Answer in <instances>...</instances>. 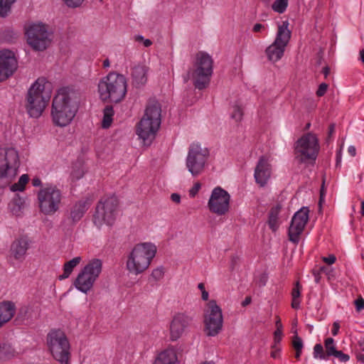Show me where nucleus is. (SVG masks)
Masks as SVG:
<instances>
[{"instance_id": "f257e3e1", "label": "nucleus", "mask_w": 364, "mask_h": 364, "mask_svg": "<svg viewBox=\"0 0 364 364\" xmlns=\"http://www.w3.org/2000/svg\"><path fill=\"white\" fill-rule=\"evenodd\" d=\"M80 94L69 88H60L54 97L51 114L55 124L65 127L69 124L77 111Z\"/></svg>"}, {"instance_id": "f03ea898", "label": "nucleus", "mask_w": 364, "mask_h": 364, "mask_svg": "<svg viewBox=\"0 0 364 364\" xmlns=\"http://www.w3.org/2000/svg\"><path fill=\"white\" fill-rule=\"evenodd\" d=\"M51 96V84L45 77H39L29 88L26 97V109L31 117H39Z\"/></svg>"}, {"instance_id": "7ed1b4c3", "label": "nucleus", "mask_w": 364, "mask_h": 364, "mask_svg": "<svg viewBox=\"0 0 364 364\" xmlns=\"http://www.w3.org/2000/svg\"><path fill=\"white\" fill-rule=\"evenodd\" d=\"M161 107L159 102L150 101L144 114L136 127V134L144 144L149 145L154 139L161 124Z\"/></svg>"}, {"instance_id": "20e7f679", "label": "nucleus", "mask_w": 364, "mask_h": 364, "mask_svg": "<svg viewBox=\"0 0 364 364\" xmlns=\"http://www.w3.org/2000/svg\"><path fill=\"white\" fill-rule=\"evenodd\" d=\"M98 92L103 102H120L127 93L125 77L115 73H110L99 82Z\"/></svg>"}, {"instance_id": "39448f33", "label": "nucleus", "mask_w": 364, "mask_h": 364, "mask_svg": "<svg viewBox=\"0 0 364 364\" xmlns=\"http://www.w3.org/2000/svg\"><path fill=\"white\" fill-rule=\"evenodd\" d=\"M193 67V70L188 71L187 77H185L184 80L187 82L191 78L195 87L203 90L210 82L213 74V60L207 53L199 51L196 55Z\"/></svg>"}, {"instance_id": "423d86ee", "label": "nucleus", "mask_w": 364, "mask_h": 364, "mask_svg": "<svg viewBox=\"0 0 364 364\" xmlns=\"http://www.w3.org/2000/svg\"><path fill=\"white\" fill-rule=\"evenodd\" d=\"M156 253V247L149 242L139 243L134 246L127 261V268L133 274L144 272L150 265Z\"/></svg>"}, {"instance_id": "0eeeda50", "label": "nucleus", "mask_w": 364, "mask_h": 364, "mask_svg": "<svg viewBox=\"0 0 364 364\" xmlns=\"http://www.w3.org/2000/svg\"><path fill=\"white\" fill-rule=\"evenodd\" d=\"M320 149L316 135L309 132L303 134L294 144L295 159L300 164L315 162Z\"/></svg>"}, {"instance_id": "6e6552de", "label": "nucleus", "mask_w": 364, "mask_h": 364, "mask_svg": "<svg viewBox=\"0 0 364 364\" xmlns=\"http://www.w3.org/2000/svg\"><path fill=\"white\" fill-rule=\"evenodd\" d=\"M20 161L18 152L12 148L0 150V188L11 183L17 174Z\"/></svg>"}, {"instance_id": "1a4fd4ad", "label": "nucleus", "mask_w": 364, "mask_h": 364, "mask_svg": "<svg viewBox=\"0 0 364 364\" xmlns=\"http://www.w3.org/2000/svg\"><path fill=\"white\" fill-rule=\"evenodd\" d=\"M47 343L55 360L60 364H70V343L63 331H52L48 335Z\"/></svg>"}, {"instance_id": "9d476101", "label": "nucleus", "mask_w": 364, "mask_h": 364, "mask_svg": "<svg viewBox=\"0 0 364 364\" xmlns=\"http://www.w3.org/2000/svg\"><path fill=\"white\" fill-rule=\"evenodd\" d=\"M289 25V22L284 21L279 26L274 41L267 48L265 53L269 61L273 63L277 62L284 55L285 48L291 38V31L288 28Z\"/></svg>"}, {"instance_id": "9b49d317", "label": "nucleus", "mask_w": 364, "mask_h": 364, "mask_svg": "<svg viewBox=\"0 0 364 364\" xmlns=\"http://www.w3.org/2000/svg\"><path fill=\"white\" fill-rule=\"evenodd\" d=\"M102 263L99 259H93L79 273L75 282V287L82 292L87 293L102 272Z\"/></svg>"}, {"instance_id": "f8f14e48", "label": "nucleus", "mask_w": 364, "mask_h": 364, "mask_svg": "<svg viewBox=\"0 0 364 364\" xmlns=\"http://www.w3.org/2000/svg\"><path fill=\"white\" fill-rule=\"evenodd\" d=\"M38 200L41 211L45 215H52L59 209L61 193L55 186H49L39 191Z\"/></svg>"}, {"instance_id": "ddd939ff", "label": "nucleus", "mask_w": 364, "mask_h": 364, "mask_svg": "<svg viewBox=\"0 0 364 364\" xmlns=\"http://www.w3.org/2000/svg\"><path fill=\"white\" fill-rule=\"evenodd\" d=\"M118 203V199L115 196H110L103 201L101 200L96 208L94 223L98 227L103 224L112 225L115 220Z\"/></svg>"}, {"instance_id": "4468645a", "label": "nucleus", "mask_w": 364, "mask_h": 364, "mask_svg": "<svg viewBox=\"0 0 364 364\" xmlns=\"http://www.w3.org/2000/svg\"><path fill=\"white\" fill-rule=\"evenodd\" d=\"M207 306L204 315V331L208 336H215L223 328L222 310L215 300H210Z\"/></svg>"}, {"instance_id": "2eb2a0df", "label": "nucleus", "mask_w": 364, "mask_h": 364, "mask_svg": "<svg viewBox=\"0 0 364 364\" xmlns=\"http://www.w3.org/2000/svg\"><path fill=\"white\" fill-rule=\"evenodd\" d=\"M208 156L209 151L207 148L196 144L190 146L186 159V166L193 176H197L203 171Z\"/></svg>"}, {"instance_id": "dca6fc26", "label": "nucleus", "mask_w": 364, "mask_h": 364, "mask_svg": "<svg viewBox=\"0 0 364 364\" xmlns=\"http://www.w3.org/2000/svg\"><path fill=\"white\" fill-rule=\"evenodd\" d=\"M26 35L28 45L35 50H44L50 43L45 24L39 23L30 25L26 28Z\"/></svg>"}, {"instance_id": "f3484780", "label": "nucleus", "mask_w": 364, "mask_h": 364, "mask_svg": "<svg viewBox=\"0 0 364 364\" xmlns=\"http://www.w3.org/2000/svg\"><path fill=\"white\" fill-rule=\"evenodd\" d=\"M230 196L220 187L212 191L208 206L210 212L218 215H223L229 210Z\"/></svg>"}, {"instance_id": "a211bd4d", "label": "nucleus", "mask_w": 364, "mask_h": 364, "mask_svg": "<svg viewBox=\"0 0 364 364\" xmlns=\"http://www.w3.org/2000/svg\"><path fill=\"white\" fill-rule=\"evenodd\" d=\"M309 210L307 207H302L293 216L289 228L288 235L291 242L297 244L300 235L309 221Z\"/></svg>"}, {"instance_id": "6ab92c4d", "label": "nucleus", "mask_w": 364, "mask_h": 364, "mask_svg": "<svg viewBox=\"0 0 364 364\" xmlns=\"http://www.w3.org/2000/svg\"><path fill=\"white\" fill-rule=\"evenodd\" d=\"M192 321V316L183 313L176 314L170 323V339L172 341L179 339L191 326Z\"/></svg>"}, {"instance_id": "aec40b11", "label": "nucleus", "mask_w": 364, "mask_h": 364, "mask_svg": "<svg viewBox=\"0 0 364 364\" xmlns=\"http://www.w3.org/2000/svg\"><path fill=\"white\" fill-rule=\"evenodd\" d=\"M17 68V60L12 51H0V81L6 80Z\"/></svg>"}, {"instance_id": "412c9836", "label": "nucleus", "mask_w": 364, "mask_h": 364, "mask_svg": "<svg viewBox=\"0 0 364 364\" xmlns=\"http://www.w3.org/2000/svg\"><path fill=\"white\" fill-rule=\"evenodd\" d=\"M91 205V200L88 198L79 200L70 209L67 219L63 222L64 225H73L77 223L84 215Z\"/></svg>"}, {"instance_id": "4be33fe9", "label": "nucleus", "mask_w": 364, "mask_h": 364, "mask_svg": "<svg viewBox=\"0 0 364 364\" xmlns=\"http://www.w3.org/2000/svg\"><path fill=\"white\" fill-rule=\"evenodd\" d=\"M271 176V165L267 159L261 156L255 170V178L257 183L261 187L264 186Z\"/></svg>"}, {"instance_id": "5701e85b", "label": "nucleus", "mask_w": 364, "mask_h": 364, "mask_svg": "<svg viewBox=\"0 0 364 364\" xmlns=\"http://www.w3.org/2000/svg\"><path fill=\"white\" fill-rule=\"evenodd\" d=\"M148 68L138 65L134 67L132 72V84L136 87L144 86L147 82Z\"/></svg>"}, {"instance_id": "b1692460", "label": "nucleus", "mask_w": 364, "mask_h": 364, "mask_svg": "<svg viewBox=\"0 0 364 364\" xmlns=\"http://www.w3.org/2000/svg\"><path fill=\"white\" fill-rule=\"evenodd\" d=\"M16 312L15 304L9 301L0 302V327L9 321Z\"/></svg>"}, {"instance_id": "393cba45", "label": "nucleus", "mask_w": 364, "mask_h": 364, "mask_svg": "<svg viewBox=\"0 0 364 364\" xmlns=\"http://www.w3.org/2000/svg\"><path fill=\"white\" fill-rule=\"evenodd\" d=\"M28 242L26 239L21 238L15 240L11 247V255L16 259H23L28 250Z\"/></svg>"}, {"instance_id": "a878e982", "label": "nucleus", "mask_w": 364, "mask_h": 364, "mask_svg": "<svg viewBox=\"0 0 364 364\" xmlns=\"http://www.w3.org/2000/svg\"><path fill=\"white\" fill-rule=\"evenodd\" d=\"M177 355L173 348H168L159 354L154 364H177Z\"/></svg>"}, {"instance_id": "bb28decb", "label": "nucleus", "mask_w": 364, "mask_h": 364, "mask_svg": "<svg viewBox=\"0 0 364 364\" xmlns=\"http://www.w3.org/2000/svg\"><path fill=\"white\" fill-rule=\"evenodd\" d=\"M39 316V311L38 308L36 309L31 306H24L21 307L17 315V319L22 321L36 319Z\"/></svg>"}, {"instance_id": "cd10ccee", "label": "nucleus", "mask_w": 364, "mask_h": 364, "mask_svg": "<svg viewBox=\"0 0 364 364\" xmlns=\"http://www.w3.org/2000/svg\"><path fill=\"white\" fill-rule=\"evenodd\" d=\"M81 260L82 258L80 257H76L65 262L63 267V274L59 276V279L62 280L68 278L73 272V269L80 264Z\"/></svg>"}, {"instance_id": "c85d7f7f", "label": "nucleus", "mask_w": 364, "mask_h": 364, "mask_svg": "<svg viewBox=\"0 0 364 364\" xmlns=\"http://www.w3.org/2000/svg\"><path fill=\"white\" fill-rule=\"evenodd\" d=\"M282 208V206L280 204H277L276 206L272 208L270 210L269 214V225L270 228L275 231L277 228V219H278V215L280 212V210Z\"/></svg>"}, {"instance_id": "c756f323", "label": "nucleus", "mask_w": 364, "mask_h": 364, "mask_svg": "<svg viewBox=\"0 0 364 364\" xmlns=\"http://www.w3.org/2000/svg\"><path fill=\"white\" fill-rule=\"evenodd\" d=\"M114 115V109L112 105H107L105 107L103 111V119L102 127L107 129L110 127L112 122V117Z\"/></svg>"}, {"instance_id": "7c9ffc66", "label": "nucleus", "mask_w": 364, "mask_h": 364, "mask_svg": "<svg viewBox=\"0 0 364 364\" xmlns=\"http://www.w3.org/2000/svg\"><path fill=\"white\" fill-rule=\"evenodd\" d=\"M291 346L295 350V358L299 360L302 353L304 343L301 338L296 333L292 338Z\"/></svg>"}, {"instance_id": "2f4dec72", "label": "nucleus", "mask_w": 364, "mask_h": 364, "mask_svg": "<svg viewBox=\"0 0 364 364\" xmlns=\"http://www.w3.org/2000/svg\"><path fill=\"white\" fill-rule=\"evenodd\" d=\"M301 286L299 284V282L297 281L294 287L291 291V297H292V301H291V307L293 309H297L299 308L300 301L299 297L301 295L300 291H301Z\"/></svg>"}, {"instance_id": "473e14b6", "label": "nucleus", "mask_w": 364, "mask_h": 364, "mask_svg": "<svg viewBox=\"0 0 364 364\" xmlns=\"http://www.w3.org/2000/svg\"><path fill=\"white\" fill-rule=\"evenodd\" d=\"M15 350L9 344L4 343L0 346V359L8 360L15 355Z\"/></svg>"}, {"instance_id": "72a5a7b5", "label": "nucleus", "mask_w": 364, "mask_h": 364, "mask_svg": "<svg viewBox=\"0 0 364 364\" xmlns=\"http://www.w3.org/2000/svg\"><path fill=\"white\" fill-rule=\"evenodd\" d=\"M29 181V176L28 174H23L18 179L17 183L11 185L10 189L11 191H23L25 188L26 185Z\"/></svg>"}, {"instance_id": "f704fd0d", "label": "nucleus", "mask_w": 364, "mask_h": 364, "mask_svg": "<svg viewBox=\"0 0 364 364\" xmlns=\"http://www.w3.org/2000/svg\"><path fill=\"white\" fill-rule=\"evenodd\" d=\"M16 0H0V17L4 18L11 11V5Z\"/></svg>"}, {"instance_id": "c9c22d12", "label": "nucleus", "mask_w": 364, "mask_h": 364, "mask_svg": "<svg viewBox=\"0 0 364 364\" xmlns=\"http://www.w3.org/2000/svg\"><path fill=\"white\" fill-rule=\"evenodd\" d=\"M289 0H275L272 4V9L278 14H283L287 10Z\"/></svg>"}, {"instance_id": "e433bc0d", "label": "nucleus", "mask_w": 364, "mask_h": 364, "mask_svg": "<svg viewBox=\"0 0 364 364\" xmlns=\"http://www.w3.org/2000/svg\"><path fill=\"white\" fill-rule=\"evenodd\" d=\"M84 175V170L82 168V164L80 161H77L75 163L73 166V171L71 173V176L74 180H78L81 178Z\"/></svg>"}, {"instance_id": "4c0bfd02", "label": "nucleus", "mask_w": 364, "mask_h": 364, "mask_svg": "<svg viewBox=\"0 0 364 364\" xmlns=\"http://www.w3.org/2000/svg\"><path fill=\"white\" fill-rule=\"evenodd\" d=\"M324 346L326 348L325 355H327L328 358L335 354L337 351L334 345V340L332 338H328L325 340Z\"/></svg>"}, {"instance_id": "58836bf2", "label": "nucleus", "mask_w": 364, "mask_h": 364, "mask_svg": "<svg viewBox=\"0 0 364 364\" xmlns=\"http://www.w3.org/2000/svg\"><path fill=\"white\" fill-rule=\"evenodd\" d=\"M326 351L323 350V347L321 344L317 343L314 347V357L315 358H319L321 360H327L328 357L325 355Z\"/></svg>"}, {"instance_id": "ea45409f", "label": "nucleus", "mask_w": 364, "mask_h": 364, "mask_svg": "<svg viewBox=\"0 0 364 364\" xmlns=\"http://www.w3.org/2000/svg\"><path fill=\"white\" fill-rule=\"evenodd\" d=\"M243 112L242 108L238 105H235L233 107V112L231 114V117L234 119L235 121H240L242 118Z\"/></svg>"}, {"instance_id": "a19ab883", "label": "nucleus", "mask_w": 364, "mask_h": 364, "mask_svg": "<svg viewBox=\"0 0 364 364\" xmlns=\"http://www.w3.org/2000/svg\"><path fill=\"white\" fill-rule=\"evenodd\" d=\"M164 275V271L163 267H157L152 271L151 278L154 281H159L163 278Z\"/></svg>"}, {"instance_id": "79ce46f5", "label": "nucleus", "mask_w": 364, "mask_h": 364, "mask_svg": "<svg viewBox=\"0 0 364 364\" xmlns=\"http://www.w3.org/2000/svg\"><path fill=\"white\" fill-rule=\"evenodd\" d=\"M332 356L336 357L341 362H347L350 359V356L348 354L343 353L341 350H337L335 354Z\"/></svg>"}, {"instance_id": "37998d69", "label": "nucleus", "mask_w": 364, "mask_h": 364, "mask_svg": "<svg viewBox=\"0 0 364 364\" xmlns=\"http://www.w3.org/2000/svg\"><path fill=\"white\" fill-rule=\"evenodd\" d=\"M282 338V331L280 330H275L274 333V343L272 346V348H274L277 344L280 343Z\"/></svg>"}, {"instance_id": "c03bdc74", "label": "nucleus", "mask_w": 364, "mask_h": 364, "mask_svg": "<svg viewBox=\"0 0 364 364\" xmlns=\"http://www.w3.org/2000/svg\"><path fill=\"white\" fill-rule=\"evenodd\" d=\"M65 4L69 7H78L80 6L84 0H63Z\"/></svg>"}, {"instance_id": "a18cd8bd", "label": "nucleus", "mask_w": 364, "mask_h": 364, "mask_svg": "<svg viewBox=\"0 0 364 364\" xmlns=\"http://www.w3.org/2000/svg\"><path fill=\"white\" fill-rule=\"evenodd\" d=\"M328 89V85L326 83H321L316 91V95L318 97H322L325 95Z\"/></svg>"}, {"instance_id": "49530a36", "label": "nucleus", "mask_w": 364, "mask_h": 364, "mask_svg": "<svg viewBox=\"0 0 364 364\" xmlns=\"http://www.w3.org/2000/svg\"><path fill=\"white\" fill-rule=\"evenodd\" d=\"M354 304L358 311H360L364 309V299L361 296H359L358 298L354 301Z\"/></svg>"}, {"instance_id": "de8ad7c7", "label": "nucleus", "mask_w": 364, "mask_h": 364, "mask_svg": "<svg viewBox=\"0 0 364 364\" xmlns=\"http://www.w3.org/2000/svg\"><path fill=\"white\" fill-rule=\"evenodd\" d=\"M200 183H196L193 186V187L189 191V195L191 196V197H194L197 193L198 192V191L200 190Z\"/></svg>"}, {"instance_id": "09e8293b", "label": "nucleus", "mask_w": 364, "mask_h": 364, "mask_svg": "<svg viewBox=\"0 0 364 364\" xmlns=\"http://www.w3.org/2000/svg\"><path fill=\"white\" fill-rule=\"evenodd\" d=\"M323 262H325L326 263H327L328 264H332L336 262V258L335 255H331L327 257H323Z\"/></svg>"}, {"instance_id": "8fccbe9b", "label": "nucleus", "mask_w": 364, "mask_h": 364, "mask_svg": "<svg viewBox=\"0 0 364 364\" xmlns=\"http://www.w3.org/2000/svg\"><path fill=\"white\" fill-rule=\"evenodd\" d=\"M280 351H281V348H278L276 346V347L274 348H272V351L271 352V357L273 358H279Z\"/></svg>"}, {"instance_id": "3c124183", "label": "nucleus", "mask_w": 364, "mask_h": 364, "mask_svg": "<svg viewBox=\"0 0 364 364\" xmlns=\"http://www.w3.org/2000/svg\"><path fill=\"white\" fill-rule=\"evenodd\" d=\"M265 28V26L261 23H256L252 28V31L255 33L261 32Z\"/></svg>"}, {"instance_id": "603ef678", "label": "nucleus", "mask_w": 364, "mask_h": 364, "mask_svg": "<svg viewBox=\"0 0 364 364\" xmlns=\"http://www.w3.org/2000/svg\"><path fill=\"white\" fill-rule=\"evenodd\" d=\"M171 199L173 202L178 204L181 202V196L178 193H172L171 195Z\"/></svg>"}, {"instance_id": "864d4df0", "label": "nucleus", "mask_w": 364, "mask_h": 364, "mask_svg": "<svg viewBox=\"0 0 364 364\" xmlns=\"http://www.w3.org/2000/svg\"><path fill=\"white\" fill-rule=\"evenodd\" d=\"M335 127L336 124L334 123H332L328 127V140L331 137L333 134L335 132Z\"/></svg>"}, {"instance_id": "5fc2aeb1", "label": "nucleus", "mask_w": 364, "mask_h": 364, "mask_svg": "<svg viewBox=\"0 0 364 364\" xmlns=\"http://www.w3.org/2000/svg\"><path fill=\"white\" fill-rule=\"evenodd\" d=\"M340 326L338 322H334L333 324L332 334L336 336L338 333Z\"/></svg>"}, {"instance_id": "6e6d98bb", "label": "nucleus", "mask_w": 364, "mask_h": 364, "mask_svg": "<svg viewBox=\"0 0 364 364\" xmlns=\"http://www.w3.org/2000/svg\"><path fill=\"white\" fill-rule=\"evenodd\" d=\"M324 180L323 181V183H322V186H321V191H320V200H319V203L321 204V202L323 201V196L325 195V188H324Z\"/></svg>"}, {"instance_id": "4d7b16f0", "label": "nucleus", "mask_w": 364, "mask_h": 364, "mask_svg": "<svg viewBox=\"0 0 364 364\" xmlns=\"http://www.w3.org/2000/svg\"><path fill=\"white\" fill-rule=\"evenodd\" d=\"M32 185L35 187H38V186H41V181L39 178H34L32 179Z\"/></svg>"}, {"instance_id": "13d9d810", "label": "nucleus", "mask_w": 364, "mask_h": 364, "mask_svg": "<svg viewBox=\"0 0 364 364\" xmlns=\"http://www.w3.org/2000/svg\"><path fill=\"white\" fill-rule=\"evenodd\" d=\"M275 325H276V328H277L276 330L282 331V324L281 320L279 316H277V321H276Z\"/></svg>"}, {"instance_id": "bf43d9fd", "label": "nucleus", "mask_w": 364, "mask_h": 364, "mask_svg": "<svg viewBox=\"0 0 364 364\" xmlns=\"http://www.w3.org/2000/svg\"><path fill=\"white\" fill-rule=\"evenodd\" d=\"M348 151L352 156H355L356 154V149L354 146H350L348 147Z\"/></svg>"}, {"instance_id": "052dcab7", "label": "nucleus", "mask_w": 364, "mask_h": 364, "mask_svg": "<svg viewBox=\"0 0 364 364\" xmlns=\"http://www.w3.org/2000/svg\"><path fill=\"white\" fill-rule=\"evenodd\" d=\"M252 299L251 296H247L245 300L242 302V306H246L251 303Z\"/></svg>"}, {"instance_id": "680f3d73", "label": "nucleus", "mask_w": 364, "mask_h": 364, "mask_svg": "<svg viewBox=\"0 0 364 364\" xmlns=\"http://www.w3.org/2000/svg\"><path fill=\"white\" fill-rule=\"evenodd\" d=\"M267 277L265 274H262L259 279L260 285H265Z\"/></svg>"}, {"instance_id": "e2e57ef3", "label": "nucleus", "mask_w": 364, "mask_h": 364, "mask_svg": "<svg viewBox=\"0 0 364 364\" xmlns=\"http://www.w3.org/2000/svg\"><path fill=\"white\" fill-rule=\"evenodd\" d=\"M322 72H323V75H324L325 77L326 78V77H327V76H328V75H329V73H330V68H329V67H328V66H326V67H324V68H323V71H322Z\"/></svg>"}, {"instance_id": "0e129e2a", "label": "nucleus", "mask_w": 364, "mask_h": 364, "mask_svg": "<svg viewBox=\"0 0 364 364\" xmlns=\"http://www.w3.org/2000/svg\"><path fill=\"white\" fill-rule=\"evenodd\" d=\"M202 292V299L204 301H207L208 299V292L205 290H203Z\"/></svg>"}, {"instance_id": "69168bd1", "label": "nucleus", "mask_w": 364, "mask_h": 364, "mask_svg": "<svg viewBox=\"0 0 364 364\" xmlns=\"http://www.w3.org/2000/svg\"><path fill=\"white\" fill-rule=\"evenodd\" d=\"M143 43L145 47H149L152 42L149 39H144Z\"/></svg>"}, {"instance_id": "338daca9", "label": "nucleus", "mask_w": 364, "mask_h": 364, "mask_svg": "<svg viewBox=\"0 0 364 364\" xmlns=\"http://www.w3.org/2000/svg\"><path fill=\"white\" fill-rule=\"evenodd\" d=\"M357 359L361 363H364V354L359 353L357 355Z\"/></svg>"}, {"instance_id": "774afa93", "label": "nucleus", "mask_w": 364, "mask_h": 364, "mask_svg": "<svg viewBox=\"0 0 364 364\" xmlns=\"http://www.w3.org/2000/svg\"><path fill=\"white\" fill-rule=\"evenodd\" d=\"M144 37L142 36L138 35L134 36V40L137 42H143L144 41Z\"/></svg>"}]
</instances>
